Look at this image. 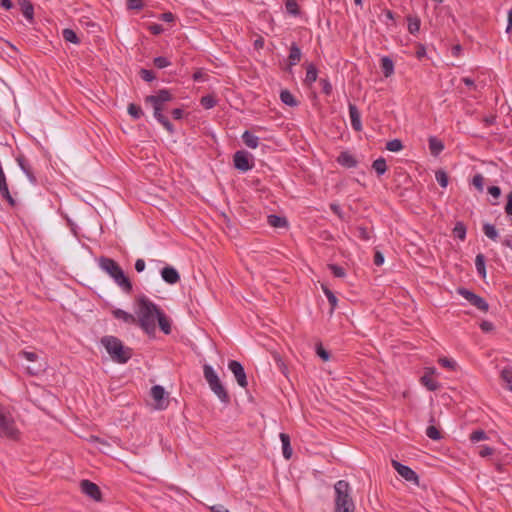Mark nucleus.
Here are the masks:
<instances>
[{
  "label": "nucleus",
  "mask_w": 512,
  "mask_h": 512,
  "mask_svg": "<svg viewBox=\"0 0 512 512\" xmlns=\"http://www.w3.org/2000/svg\"><path fill=\"white\" fill-rule=\"evenodd\" d=\"M136 320L137 325L147 334H154L156 331V321L161 331L168 335L171 333V321L165 313L145 295L136 299Z\"/></svg>",
  "instance_id": "f257e3e1"
},
{
  "label": "nucleus",
  "mask_w": 512,
  "mask_h": 512,
  "mask_svg": "<svg viewBox=\"0 0 512 512\" xmlns=\"http://www.w3.org/2000/svg\"><path fill=\"white\" fill-rule=\"evenodd\" d=\"M98 265L124 293L130 294L132 292V282L114 259L102 256L98 260Z\"/></svg>",
  "instance_id": "f03ea898"
},
{
  "label": "nucleus",
  "mask_w": 512,
  "mask_h": 512,
  "mask_svg": "<svg viewBox=\"0 0 512 512\" xmlns=\"http://www.w3.org/2000/svg\"><path fill=\"white\" fill-rule=\"evenodd\" d=\"M173 95L168 89H160L156 94L149 95L145 98L146 103H150L154 110L156 120L169 132L174 133V127L166 116L163 115L165 103L171 101Z\"/></svg>",
  "instance_id": "7ed1b4c3"
},
{
  "label": "nucleus",
  "mask_w": 512,
  "mask_h": 512,
  "mask_svg": "<svg viewBox=\"0 0 512 512\" xmlns=\"http://www.w3.org/2000/svg\"><path fill=\"white\" fill-rule=\"evenodd\" d=\"M335 509L334 512H355V504L352 499V488L345 480H339L334 484Z\"/></svg>",
  "instance_id": "20e7f679"
},
{
  "label": "nucleus",
  "mask_w": 512,
  "mask_h": 512,
  "mask_svg": "<svg viewBox=\"0 0 512 512\" xmlns=\"http://www.w3.org/2000/svg\"><path fill=\"white\" fill-rule=\"evenodd\" d=\"M101 343L105 347L112 360L117 363L124 364L132 356L131 349L124 347L122 342L114 336L103 337Z\"/></svg>",
  "instance_id": "39448f33"
},
{
  "label": "nucleus",
  "mask_w": 512,
  "mask_h": 512,
  "mask_svg": "<svg viewBox=\"0 0 512 512\" xmlns=\"http://www.w3.org/2000/svg\"><path fill=\"white\" fill-rule=\"evenodd\" d=\"M203 374L204 378L207 381L210 389L214 392V394L219 398V400L223 403H228L230 397L221 383L217 373L214 371L213 367L205 364L203 366Z\"/></svg>",
  "instance_id": "423d86ee"
},
{
  "label": "nucleus",
  "mask_w": 512,
  "mask_h": 512,
  "mask_svg": "<svg viewBox=\"0 0 512 512\" xmlns=\"http://www.w3.org/2000/svg\"><path fill=\"white\" fill-rule=\"evenodd\" d=\"M17 435L18 430L12 416L4 408L0 407V436L15 439Z\"/></svg>",
  "instance_id": "0eeeda50"
},
{
  "label": "nucleus",
  "mask_w": 512,
  "mask_h": 512,
  "mask_svg": "<svg viewBox=\"0 0 512 512\" xmlns=\"http://www.w3.org/2000/svg\"><path fill=\"white\" fill-rule=\"evenodd\" d=\"M457 293L461 295L464 299H466L472 306L476 307L480 311L487 312L489 309V304L487 301L481 296L475 294L474 292L460 287L457 289Z\"/></svg>",
  "instance_id": "6e6552de"
},
{
  "label": "nucleus",
  "mask_w": 512,
  "mask_h": 512,
  "mask_svg": "<svg viewBox=\"0 0 512 512\" xmlns=\"http://www.w3.org/2000/svg\"><path fill=\"white\" fill-rule=\"evenodd\" d=\"M233 162L235 168L242 172H247L254 167L252 155L245 150L236 151Z\"/></svg>",
  "instance_id": "1a4fd4ad"
},
{
  "label": "nucleus",
  "mask_w": 512,
  "mask_h": 512,
  "mask_svg": "<svg viewBox=\"0 0 512 512\" xmlns=\"http://www.w3.org/2000/svg\"><path fill=\"white\" fill-rule=\"evenodd\" d=\"M228 368L233 373L238 385L242 388H246L248 381L243 365L236 360H230Z\"/></svg>",
  "instance_id": "9d476101"
},
{
  "label": "nucleus",
  "mask_w": 512,
  "mask_h": 512,
  "mask_svg": "<svg viewBox=\"0 0 512 512\" xmlns=\"http://www.w3.org/2000/svg\"><path fill=\"white\" fill-rule=\"evenodd\" d=\"M151 396L155 401V408L157 410H164L168 407L169 401L165 389L160 385H154L151 388Z\"/></svg>",
  "instance_id": "9b49d317"
},
{
  "label": "nucleus",
  "mask_w": 512,
  "mask_h": 512,
  "mask_svg": "<svg viewBox=\"0 0 512 512\" xmlns=\"http://www.w3.org/2000/svg\"><path fill=\"white\" fill-rule=\"evenodd\" d=\"M393 468L397 471V473L403 477L406 481L409 482H418L417 474L408 466L401 464L396 460H392L391 462Z\"/></svg>",
  "instance_id": "f8f14e48"
},
{
  "label": "nucleus",
  "mask_w": 512,
  "mask_h": 512,
  "mask_svg": "<svg viewBox=\"0 0 512 512\" xmlns=\"http://www.w3.org/2000/svg\"><path fill=\"white\" fill-rule=\"evenodd\" d=\"M80 488L85 495L89 496L93 500L99 501L101 499L100 489L95 483L89 480H82L80 482Z\"/></svg>",
  "instance_id": "ddd939ff"
},
{
  "label": "nucleus",
  "mask_w": 512,
  "mask_h": 512,
  "mask_svg": "<svg viewBox=\"0 0 512 512\" xmlns=\"http://www.w3.org/2000/svg\"><path fill=\"white\" fill-rule=\"evenodd\" d=\"M162 279L170 284L174 285L180 281V275L178 271L172 266H166L161 270Z\"/></svg>",
  "instance_id": "4468645a"
},
{
  "label": "nucleus",
  "mask_w": 512,
  "mask_h": 512,
  "mask_svg": "<svg viewBox=\"0 0 512 512\" xmlns=\"http://www.w3.org/2000/svg\"><path fill=\"white\" fill-rule=\"evenodd\" d=\"M349 117L352 128L359 132L362 130L361 114L356 105L349 103Z\"/></svg>",
  "instance_id": "2eb2a0df"
},
{
  "label": "nucleus",
  "mask_w": 512,
  "mask_h": 512,
  "mask_svg": "<svg viewBox=\"0 0 512 512\" xmlns=\"http://www.w3.org/2000/svg\"><path fill=\"white\" fill-rule=\"evenodd\" d=\"M435 372L434 368H428L425 374L420 378V382L429 391H436L439 388V383L435 381L431 375Z\"/></svg>",
  "instance_id": "dca6fc26"
},
{
  "label": "nucleus",
  "mask_w": 512,
  "mask_h": 512,
  "mask_svg": "<svg viewBox=\"0 0 512 512\" xmlns=\"http://www.w3.org/2000/svg\"><path fill=\"white\" fill-rule=\"evenodd\" d=\"M112 315L115 319L121 320L129 325H137L136 316L122 309H114Z\"/></svg>",
  "instance_id": "f3484780"
},
{
  "label": "nucleus",
  "mask_w": 512,
  "mask_h": 512,
  "mask_svg": "<svg viewBox=\"0 0 512 512\" xmlns=\"http://www.w3.org/2000/svg\"><path fill=\"white\" fill-rule=\"evenodd\" d=\"M337 162L345 168H354L358 164L356 158L347 151L340 153V155L337 157Z\"/></svg>",
  "instance_id": "a211bd4d"
},
{
  "label": "nucleus",
  "mask_w": 512,
  "mask_h": 512,
  "mask_svg": "<svg viewBox=\"0 0 512 512\" xmlns=\"http://www.w3.org/2000/svg\"><path fill=\"white\" fill-rule=\"evenodd\" d=\"M241 138L248 148L256 149L259 146V137L248 130L244 131Z\"/></svg>",
  "instance_id": "6ab92c4d"
},
{
  "label": "nucleus",
  "mask_w": 512,
  "mask_h": 512,
  "mask_svg": "<svg viewBox=\"0 0 512 512\" xmlns=\"http://www.w3.org/2000/svg\"><path fill=\"white\" fill-rule=\"evenodd\" d=\"M280 440L282 442V452L285 459H290L292 456V448L290 445V437L286 433H280Z\"/></svg>",
  "instance_id": "aec40b11"
},
{
  "label": "nucleus",
  "mask_w": 512,
  "mask_h": 512,
  "mask_svg": "<svg viewBox=\"0 0 512 512\" xmlns=\"http://www.w3.org/2000/svg\"><path fill=\"white\" fill-rule=\"evenodd\" d=\"M301 50L296 43H292L290 46V53L288 56L289 65L294 66L301 60Z\"/></svg>",
  "instance_id": "412c9836"
},
{
  "label": "nucleus",
  "mask_w": 512,
  "mask_h": 512,
  "mask_svg": "<svg viewBox=\"0 0 512 512\" xmlns=\"http://www.w3.org/2000/svg\"><path fill=\"white\" fill-rule=\"evenodd\" d=\"M267 222L271 227L274 228H284L288 226L286 218L275 214L268 215Z\"/></svg>",
  "instance_id": "4be33fe9"
},
{
  "label": "nucleus",
  "mask_w": 512,
  "mask_h": 512,
  "mask_svg": "<svg viewBox=\"0 0 512 512\" xmlns=\"http://www.w3.org/2000/svg\"><path fill=\"white\" fill-rule=\"evenodd\" d=\"M381 69L385 77H390L394 73V63L390 57L381 58Z\"/></svg>",
  "instance_id": "5701e85b"
},
{
  "label": "nucleus",
  "mask_w": 512,
  "mask_h": 512,
  "mask_svg": "<svg viewBox=\"0 0 512 512\" xmlns=\"http://www.w3.org/2000/svg\"><path fill=\"white\" fill-rule=\"evenodd\" d=\"M501 380L503 382V386L512 391V368L505 367L502 369L500 374Z\"/></svg>",
  "instance_id": "b1692460"
},
{
  "label": "nucleus",
  "mask_w": 512,
  "mask_h": 512,
  "mask_svg": "<svg viewBox=\"0 0 512 512\" xmlns=\"http://www.w3.org/2000/svg\"><path fill=\"white\" fill-rule=\"evenodd\" d=\"M486 260L485 256L481 253L477 254L475 258V267L478 275L482 278L486 277Z\"/></svg>",
  "instance_id": "393cba45"
},
{
  "label": "nucleus",
  "mask_w": 512,
  "mask_h": 512,
  "mask_svg": "<svg viewBox=\"0 0 512 512\" xmlns=\"http://www.w3.org/2000/svg\"><path fill=\"white\" fill-rule=\"evenodd\" d=\"M317 75H318V72H317L315 65L309 64L306 68V76H305L304 82L308 86H311L317 80Z\"/></svg>",
  "instance_id": "a878e982"
},
{
  "label": "nucleus",
  "mask_w": 512,
  "mask_h": 512,
  "mask_svg": "<svg viewBox=\"0 0 512 512\" xmlns=\"http://www.w3.org/2000/svg\"><path fill=\"white\" fill-rule=\"evenodd\" d=\"M17 163L19 165V167L21 168V170L26 174V176L28 177V179L32 182V183H35L36 182V178L34 176V174L32 173L31 169H30V166L27 164V162L25 161V159L23 157H18L17 159Z\"/></svg>",
  "instance_id": "bb28decb"
},
{
  "label": "nucleus",
  "mask_w": 512,
  "mask_h": 512,
  "mask_svg": "<svg viewBox=\"0 0 512 512\" xmlns=\"http://www.w3.org/2000/svg\"><path fill=\"white\" fill-rule=\"evenodd\" d=\"M429 149L434 156H437L443 151L444 145L437 138L431 137L429 139Z\"/></svg>",
  "instance_id": "cd10ccee"
},
{
  "label": "nucleus",
  "mask_w": 512,
  "mask_h": 512,
  "mask_svg": "<svg viewBox=\"0 0 512 512\" xmlns=\"http://www.w3.org/2000/svg\"><path fill=\"white\" fill-rule=\"evenodd\" d=\"M280 99L281 101L290 106V107H295L298 105V102L297 100L295 99V97L292 95V93L288 90H282L281 93H280Z\"/></svg>",
  "instance_id": "c85d7f7f"
},
{
  "label": "nucleus",
  "mask_w": 512,
  "mask_h": 512,
  "mask_svg": "<svg viewBox=\"0 0 512 512\" xmlns=\"http://www.w3.org/2000/svg\"><path fill=\"white\" fill-rule=\"evenodd\" d=\"M372 168L375 170L378 176L383 175L387 171L386 160L383 157H379L373 162Z\"/></svg>",
  "instance_id": "c756f323"
},
{
  "label": "nucleus",
  "mask_w": 512,
  "mask_h": 512,
  "mask_svg": "<svg viewBox=\"0 0 512 512\" xmlns=\"http://www.w3.org/2000/svg\"><path fill=\"white\" fill-rule=\"evenodd\" d=\"M484 234L491 240L496 241L498 239V231L493 224L485 223L483 225Z\"/></svg>",
  "instance_id": "7c9ffc66"
},
{
  "label": "nucleus",
  "mask_w": 512,
  "mask_h": 512,
  "mask_svg": "<svg viewBox=\"0 0 512 512\" xmlns=\"http://www.w3.org/2000/svg\"><path fill=\"white\" fill-rule=\"evenodd\" d=\"M62 36L65 41L78 44L80 42V39L78 38L77 34L74 30L66 28L62 31Z\"/></svg>",
  "instance_id": "2f4dec72"
},
{
  "label": "nucleus",
  "mask_w": 512,
  "mask_h": 512,
  "mask_svg": "<svg viewBox=\"0 0 512 512\" xmlns=\"http://www.w3.org/2000/svg\"><path fill=\"white\" fill-rule=\"evenodd\" d=\"M128 113L129 115L134 119H140L143 115L142 108L139 105H136L134 103L129 104L128 106Z\"/></svg>",
  "instance_id": "473e14b6"
},
{
  "label": "nucleus",
  "mask_w": 512,
  "mask_h": 512,
  "mask_svg": "<svg viewBox=\"0 0 512 512\" xmlns=\"http://www.w3.org/2000/svg\"><path fill=\"white\" fill-rule=\"evenodd\" d=\"M454 236L460 240H464L466 237V227L462 222H457L453 229Z\"/></svg>",
  "instance_id": "72a5a7b5"
},
{
  "label": "nucleus",
  "mask_w": 512,
  "mask_h": 512,
  "mask_svg": "<svg viewBox=\"0 0 512 512\" xmlns=\"http://www.w3.org/2000/svg\"><path fill=\"white\" fill-rule=\"evenodd\" d=\"M420 19L417 17L408 18V30L411 34H416L420 30Z\"/></svg>",
  "instance_id": "f704fd0d"
},
{
  "label": "nucleus",
  "mask_w": 512,
  "mask_h": 512,
  "mask_svg": "<svg viewBox=\"0 0 512 512\" xmlns=\"http://www.w3.org/2000/svg\"><path fill=\"white\" fill-rule=\"evenodd\" d=\"M322 289H323V292L325 294V296L327 297L328 299V302L330 303L331 305V310H334L337 306V298L336 296L334 295V293L329 289L327 288L326 286L322 285Z\"/></svg>",
  "instance_id": "c9c22d12"
},
{
  "label": "nucleus",
  "mask_w": 512,
  "mask_h": 512,
  "mask_svg": "<svg viewBox=\"0 0 512 512\" xmlns=\"http://www.w3.org/2000/svg\"><path fill=\"white\" fill-rule=\"evenodd\" d=\"M435 178L441 187L446 188L448 186V175L445 171L438 170L435 173Z\"/></svg>",
  "instance_id": "e433bc0d"
},
{
  "label": "nucleus",
  "mask_w": 512,
  "mask_h": 512,
  "mask_svg": "<svg viewBox=\"0 0 512 512\" xmlns=\"http://www.w3.org/2000/svg\"><path fill=\"white\" fill-rule=\"evenodd\" d=\"M217 101L212 95L203 96L200 100V104L205 109H211L216 105Z\"/></svg>",
  "instance_id": "4c0bfd02"
},
{
  "label": "nucleus",
  "mask_w": 512,
  "mask_h": 512,
  "mask_svg": "<svg viewBox=\"0 0 512 512\" xmlns=\"http://www.w3.org/2000/svg\"><path fill=\"white\" fill-rule=\"evenodd\" d=\"M402 148L403 144L399 139H393L391 141H388L386 144V149L391 152H399L400 150H402Z\"/></svg>",
  "instance_id": "58836bf2"
},
{
  "label": "nucleus",
  "mask_w": 512,
  "mask_h": 512,
  "mask_svg": "<svg viewBox=\"0 0 512 512\" xmlns=\"http://www.w3.org/2000/svg\"><path fill=\"white\" fill-rule=\"evenodd\" d=\"M487 439H488V436L485 433V431H483V430H476V431H473L470 434V440L473 443H476V442H479V441H483V440H487Z\"/></svg>",
  "instance_id": "ea45409f"
},
{
  "label": "nucleus",
  "mask_w": 512,
  "mask_h": 512,
  "mask_svg": "<svg viewBox=\"0 0 512 512\" xmlns=\"http://www.w3.org/2000/svg\"><path fill=\"white\" fill-rule=\"evenodd\" d=\"M285 8H286L287 12L291 15L299 14V7H298L296 0H287L285 3Z\"/></svg>",
  "instance_id": "a19ab883"
},
{
  "label": "nucleus",
  "mask_w": 512,
  "mask_h": 512,
  "mask_svg": "<svg viewBox=\"0 0 512 512\" xmlns=\"http://www.w3.org/2000/svg\"><path fill=\"white\" fill-rule=\"evenodd\" d=\"M328 268L332 272V274L337 278H343L346 275L345 269L336 264H329Z\"/></svg>",
  "instance_id": "79ce46f5"
},
{
  "label": "nucleus",
  "mask_w": 512,
  "mask_h": 512,
  "mask_svg": "<svg viewBox=\"0 0 512 512\" xmlns=\"http://www.w3.org/2000/svg\"><path fill=\"white\" fill-rule=\"evenodd\" d=\"M153 63L159 69H163L171 65V62L168 60V58L163 56L154 58Z\"/></svg>",
  "instance_id": "37998d69"
},
{
  "label": "nucleus",
  "mask_w": 512,
  "mask_h": 512,
  "mask_svg": "<svg viewBox=\"0 0 512 512\" xmlns=\"http://www.w3.org/2000/svg\"><path fill=\"white\" fill-rule=\"evenodd\" d=\"M426 435L432 440L441 439L440 431L435 426H428L426 429Z\"/></svg>",
  "instance_id": "c03bdc74"
},
{
  "label": "nucleus",
  "mask_w": 512,
  "mask_h": 512,
  "mask_svg": "<svg viewBox=\"0 0 512 512\" xmlns=\"http://www.w3.org/2000/svg\"><path fill=\"white\" fill-rule=\"evenodd\" d=\"M472 184L478 191H483L484 177L481 174L474 175L472 179Z\"/></svg>",
  "instance_id": "a18cd8bd"
},
{
  "label": "nucleus",
  "mask_w": 512,
  "mask_h": 512,
  "mask_svg": "<svg viewBox=\"0 0 512 512\" xmlns=\"http://www.w3.org/2000/svg\"><path fill=\"white\" fill-rule=\"evenodd\" d=\"M357 236L364 241H368L371 237L368 228L362 226L357 228Z\"/></svg>",
  "instance_id": "49530a36"
},
{
  "label": "nucleus",
  "mask_w": 512,
  "mask_h": 512,
  "mask_svg": "<svg viewBox=\"0 0 512 512\" xmlns=\"http://www.w3.org/2000/svg\"><path fill=\"white\" fill-rule=\"evenodd\" d=\"M439 364L442 367L448 368V369H451V370H454L455 367H456V362L453 359H449V358H440L439 359Z\"/></svg>",
  "instance_id": "de8ad7c7"
},
{
  "label": "nucleus",
  "mask_w": 512,
  "mask_h": 512,
  "mask_svg": "<svg viewBox=\"0 0 512 512\" xmlns=\"http://www.w3.org/2000/svg\"><path fill=\"white\" fill-rule=\"evenodd\" d=\"M140 76L146 82H151L155 79L153 71L147 69H141Z\"/></svg>",
  "instance_id": "09e8293b"
},
{
  "label": "nucleus",
  "mask_w": 512,
  "mask_h": 512,
  "mask_svg": "<svg viewBox=\"0 0 512 512\" xmlns=\"http://www.w3.org/2000/svg\"><path fill=\"white\" fill-rule=\"evenodd\" d=\"M127 8L130 10H141L143 2L142 0H127Z\"/></svg>",
  "instance_id": "8fccbe9b"
},
{
  "label": "nucleus",
  "mask_w": 512,
  "mask_h": 512,
  "mask_svg": "<svg viewBox=\"0 0 512 512\" xmlns=\"http://www.w3.org/2000/svg\"><path fill=\"white\" fill-rule=\"evenodd\" d=\"M19 356L30 362H35L38 359V355L35 352L30 351H21L19 352Z\"/></svg>",
  "instance_id": "3c124183"
},
{
  "label": "nucleus",
  "mask_w": 512,
  "mask_h": 512,
  "mask_svg": "<svg viewBox=\"0 0 512 512\" xmlns=\"http://www.w3.org/2000/svg\"><path fill=\"white\" fill-rule=\"evenodd\" d=\"M320 84L322 86L323 93H325L326 95H330L332 92V85L329 82V80L322 78L320 79Z\"/></svg>",
  "instance_id": "603ef678"
},
{
  "label": "nucleus",
  "mask_w": 512,
  "mask_h": 512,
  "mask_svg": "<svg viewBox=\"0 0 512 512\" xmlns=\"http://www.w3.org/2000/svg\"><path fill=\"white\" fill-rule=\"evenodd\" d=\"M148 29L153 35H159L164 32L163 26L157 23L149 25Z\"/></svg>",
  "instance_id": "864d4df0"
},
{
  "label": "nucleus",
  "mask_w": 512,
  "mask_h": 512,
  "mask_svg": "<svg viewBox=\"0 0 512 512\" xmlns=\"http://www.w3.org/2000/svg\"><path fill=\"white\" fill-rule=\"evenodd\" d=\"M505 213L512 216V191L507 195V203L505 205Z\"/></svg>",
  "instance_id": "5fc2aeb1"
},
{
  "label": "nucleus",
  "mask_w": 512,
  "mask_h": 512,
  "mask_svg": "<svg viewBox=\"0 0 512 512\" xmlns=\"http://www.w3.org/2000/svg\"><path fill=\"white\" fill-rule=\"evenodd\" d=\"M493 452H494L493 448H491L489 446H481L480 450H479V455L481 457H487V456L492 455Z\"/></svg>",
  "instance_id": "6e6d98bb"
},
{
  "label": "nucleus",
  "mask_w": 512,
  "mask_h": 512,
  "mask_svg": "<svg viewBox=\"0 0 512 512\" xmlns=\"http://www.w3.org/2000/svg\"><path fill=\"white\" fill-rule=\"evenodd\" d=\"M488 193L494 197V198H499L500 195H501V189L498 187V186H490L488 188Z\"/></svg>",
  "instance_id": "4d7b16f0"
},
{
  "label": "nucleus",
  "mask_w": 512,
  "mask_h": 512,
  "mask_svg": "<svg viewBox=\"0 0 512 512\" xmlns=\"http://www.w3.org/2000/svg\"><path fill=\"white\" fill-rule=\"evenodd\" d=\"M480 328L482 329V331L484 332H490L494 329V325L492 322L490 321H483L481 324H480Z\"/></svg>",
  "instance_id": "13d9d810"
},
{
  "label": "nucleus",
  "mask_w": 512,
  "mask_h": 512,
  "mask_svg": "<svg viewBox=\"0 0 512 512\" xmlns=\"http://www.w3.org/2000/svg\"><path fill=\"white\" fill-rule=\"evenodd\" d=\"M317 354L320 358H322L324 361H327L330 357L329 353L322 348V346L317 347Z\"/></svg>",
  "instance_id": "bf43d9fd"
},
{
  "label": "nucleus",
  "mask_w": 512,
  "mask_h": 512,
  "mask_svg": "<svg viewBox=\"0 0 512 512\" xmlns=\"http://www.w3.org/2000/svg\"><path fill=\"white\" fill-rule=\"evenodd\" d=\"M146 264L143 259H137L135 262V270L137 272H143L145 270Z\"/></svg>",
  "instance_id": "052dcab7"
},
{
  "label": "nucleus",
  "mask_w": 512,
  "mask_h": 512,
  "mask_svg": "<svg viewBox=\"0 0 512 512\" xmlns=\"http://www.w3.org/2000/svg\"><path fill=\"white\" fill-rule=\"evenodd\" d=\"M160 19L165 22H173L175 20V16L171 12H165L160 16Z\"/></svg>",
  "instance_id": "680f3d73"
},
{
  "label": "nucleus",
  "mask_w": 512,
  "mask_h": 512,
  "mask_svg": "<svg viewBox=\"0 0 512 512\" xmlns=\"http://www.w3.org/2000/svg\"><path fill=\"white\" fill-rule=\"evenodd\" d=\"M26 369H27V372L31 375H37L38 373H40L43 370L41 365L33 366V367L28 366Z\"/></svg>",
  "instance_id": "e2e57ef3"
},
{
  "label": "nucleus",
  "mask_w": 512,
  "mask_h": 512,
  "mask_svg": "<svg viewBox=\"0 0 512 512\" xmlns=\"http://www.w3.org/2000/svg\"><path fill=\"white\" fill-rule=\"evenodd\" d=\"M23 15L25 18L31 20L33 18V7L31 5L26 6L23 9Z\"/></svg>",
  "instance_id": "0e129e2a"
},
{
  "label": "nucleus",
  "mask_w": 512,
  "mask_h": 512,
  "mask_svg": "<svg viewBox=\"0 0 512 512\" xmlns=\"http://www.w3.org/2000/svg\"><path fill=\"white\" fill-rule=\"evenodd\" d=\"M462 82L468 86L470 89H476V85H475V82L472 78L470 77H464L462 78Z\"/></svg>",
  "instance_id": "69168bd1"
},
{
  "label": "nucleus",
  "mask_w": 512,
  "mask_h": 512,
  "mask_svg": "<svg viewBox=\"0 0 512 512\" xmlns=\"http://www.w3.org/2000/svg\"><path fill=\"white\" fill-rule=\"evenodd\" d=\"M374 263L377 266H380L384 263V256L380 252H376L374 256Z\"/></svg>",
  "instance_id": "338daca9"
},
{
  "label": "nucleus",
  "mask_w": 512,
  "mask_h": 512,
  "mask_svg": "<svg viewBox=\"0 0 512 512\" xmlns=\"http://www.w3.org/2000/svg\"><path fill=\"white\" fill-rule=\"evenodd\" d=\"M210 510L212 512H230L228 509H226L223 505H214L210 507Z\"/></svg>",
  "instance_id": "774afa93"
}]
</instances>
